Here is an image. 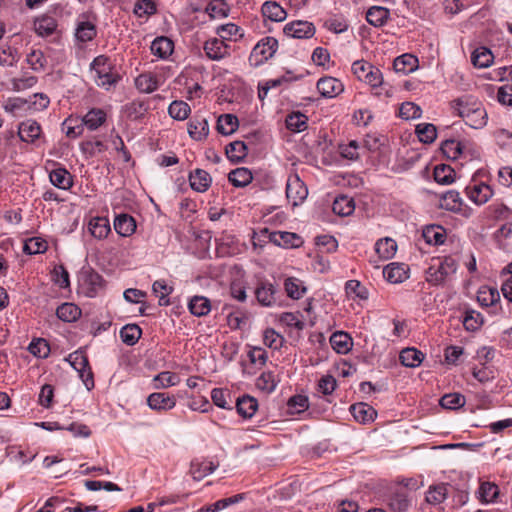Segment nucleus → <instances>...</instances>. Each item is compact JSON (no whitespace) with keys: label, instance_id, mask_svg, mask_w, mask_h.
I'll return each instance as SVG.
<instances>
[{"label":"nucleus","instance_id":"f257e3e1","mask_svg":"<svg viewBox=\"0 0 512 512\" xmlns=\"http://www.w3.org/2000/svg\"><path fill=\"white\" fill-rule=\"evenodd\" d=\"M454 112L474 129H481L487 124V112L482 103L471 95L462 96L453 101Z\"/></svg>","mask_w":512,"mask_h":512},{"label":"nucleus","instance_id":"f03ea898","mask_svg":"<svg viewBox=\"0 0 512 512\" xmlns=\"http://www.w3.org/2000/svg\"><path fill=\"white\" fill-rule=\"evenodd\" d=\"M458 263L452 256L444 257L428 267L425 272V279L431 285H440L450 279L457 271Z\"/></svg>","mask_w":512,"mask_h":512},{"label":"nucleus","instance_id":"7ed1b4c3","mask_svg":"<svg viewBox=\"0 0 512 512\" xmlns=\"http://www.w3.org/2000/svg\"><path fill=\"white\" fill-rule=\"evenodd\" d=\"M90 66L95 73V82L99 87L109 90L120 79L118 74L113 71L111 61L104 55L97 56Z\"/></svg>","mask_w":512,"mask_h":512},{"label":"nucleus","instance_id":"20e7f679","mask_svg":"<svg viewBox=\"0 0 512 512\" xmlns=\"http://www.w3.org/2000/svg\"><path fill=\"white\" fill-rule=\"evenodd\" d=\"M78 282L79 291L89 298L96 297L105 287L103 277L91 268L81 270Z\"/></svg>","mask_w":512,"mask_h":512},{"label":"nucleus","instance_id":"39448f33","mask_svg":"<svg viewBox=\"0 0 512 512\" xmlns=\"http://www.w3.org/2000/svg\"><path fill=\"white\" fill-rule=\"evenodd\" d=\"M278 48V41L276 38L267 36L262 38L253 47L249 56V61L252 65L259 66L273 57Z\"/></svg>","mask_w":512,"mask_h":512},{"label":"nucleus","instance_id":"423d86ee","mask_svg":"<svg viewBox=\"0 0 512 512\" xmlns=\"http://www.w3.org/2000/svg\"><path fill=\"white\" fill-rule=\"evenodd\" d=\"M71 366L77 371L79 378L88 390L94 388L93 372L87 356L82 351H75L68 357Z\"/></svg>","mask_w":512,"mask_h":512},{"label":"nucleus","instance_id":"0eeeda50","mask_svg":"<svg viewBox=\"0 0 512 512\" xmlns=\"http://www.w3.org/2000/svg\"><path fill=\"white\" fill-rule=\"evenodd\" d=\"M439 206L447 211L460 213L467 218L472 215V209L464 204L459 192L455 190H450L442 194Z\"/></svg>","mask_w":512,"mask_h":512},{"label":"nucleus","instance_id":"6e6552de","mask_svg":"<svg viewBox=\"0 0 512 512\" xmlns=\"http://www.w3.org/2000/svg\"><path fill=\"white\" fill-rule=\"evenodd\" d=\"M206 57L212 61H222L231 55V46L218 37L207 39L203 44Z\"/></svg>","mask_w":512,"mask_h":512},{"label":"nucleus","instance_id":"1a4fd4ad","mask_svg":"<svg viewBox=\"0 0 512 512\" xmlns=\"http://www.w3.org/2000/svg\"><path fill=\"white\" fill-rule=\"evenodd\" d=\"M308 195V189L297 174L290 175L286 184V196L293 206L301 204Z\"/></svg>","mask_w":512,"mask_h":512},{"label":"nucleus","instance_id":"9d476101","mask_svg":"<svg viewBox=\"0 0 512 512\" xmlns=\"http://www.w3.org/2000/svg\"><path fill=\"white\" fill-rule=\"evenodd\" d=\"M260 236L269 238V241L278 246L298 247L301 245V237L296 233L286 231H269L267 228L261 229Z\"/></svg>","mask_w":512,"mask_h":512},{"label":"nucleus","instance_id":"9b49d317","mask_svg":"<svg viewBox=\"0 0 512 512\" xmlns=\"http://www.w3.org/2000/svg\"><path fill=\"white\" fill-rule=\"evenodd\" d=\"M284 34L296 39H308L315 34V27L308 21H293L285 25Z\"/></svg>","mask_w":512,"mask_h":512},{"label":"nucleus","instance_id":"f8f14e48","mask_svg":"<svg viewBox=\"0 0 512 512\" xmlns=\"http://www.w3.org/2000/svg\"><path fill=\"white\" fill-rule=\"evenodd\" d=\"M277 289L271 282L267 280L259 281L255 289L257 301L262 306H273L277 302Z\"/></svg>","mask_w":512,"mask_h":512},{"label":"nucleus","instance_id":"ddd939ff","mask_svg":"<svg viewBox=\"0 0 512 512\" xmlns=\"http://www.w3.org/2000/svg\"><path fill=\"white\" fill-rule=\"evenodd\" d=\"M465 193L476 205L487 203L494 194L493 189L485 183L469 185L466 187Z\"/></svg>","mask_w":512,"mask_h":512},{"label":"nucleus","instance_id":"4468645a","mask_svg":"<svg viewBox=\"0 0 512 512\" xmlns=\"http://www.w3.org/2000/svg\"><path fill=\"white\" fill-rule=\"evenodd\" d=\"M162 83L161 78L152 72L141 73L134 80L137 90L147 94L156 91Z\"/></svg>","mask_w":512,"mask_h":512},{"label":"nucleus","instance_id":"2eb2a0df","mask_svg":"<svg viewBox=\"0 0 512 512\" xmlns=\"http://www.w3.org/2000/svg\"><path fill=\"white\" fill-rule=\"evenodd\" d=\"M317 90L325 98H334L344 91V85L340 80L328 76L318 80Z\"/></svg>","mask_w":512,"mask_h":512},{"label":"nucleus","instance_id":"dca6fc26","mask_svg":"<svg viewBox=\"0 0 512 512\" xmlns=\"http://www.w3.org/2000/svg\"><path fill=\"white\" fill-rule=\"evenodd\" d=\"M97 34L95 24L88 19L86 15H81L77 19L75 37L82 43L91 41Z\"/></svg>","mask_w":512,"mask_h":512},{"label":"nucleus","instance_id":"f3484780","mask_svg":"<svg viewBox=\"0 0 512 512\" xmlns=\"http://www.w3.org/2000/svg\"><path fill=\"white\" fill-rule=\"evenodd\" d=\"M42 133L40 124L32 119L20 123L18 127L19 138L26 143H34Z\"/></svg>","mask_w":512,"mask_h":512},{"label":"nucleus","instance_id":"a211bd4d","mask_svg":"<svg viewBox=\"0 0 512 512\" xmlns=\"http://www.w3.org/2000/svg\"><path fill=\"white\" fill-rule=\"evenodd\" d=\"M147 404L152 410L167 411L176 406V399L163 392H154L148 396Z\"/></svg>","mask_w":512,"mask_h":512},{"label":"nucleus","instance_id":"6ab92c4d","mask_svg":"<svg viewBox=\"0 0 512 512\" xmlns=\"http://www.w3.org/2000/svg\"><path fill=\"white\" fill-rule=\"evenodd\" d=\"M383 276L390 283H401L408 278V267L403 263H390L384 267Z\"/></svg>","mask_w":512,"mask_h":512},{"label":"nucleus","instance_id":"aec40b11","mask_svg":"<svg viewBox=\"0 0 512 512\" xmlns=\"http://www.w3.org/2000/svg\"><path fill=\"white\" fill-rule=\"evenodd\" d=\"M49 180L55 187L69 190L73 186V176L64 167L58 166L49 173Z\"/></svg>","mask_w":512,"mask_h":512},{"label":"nucleus","instance_id":"412c9836","mask_svg":"<svg viewBox=\"0 0 512 512\" xmlns=\"http://www.w3.org/2000/svg\"><path fill=\"white\" fill-rule=\"evenodd\" d=\"M57 28L58 23L53 16L41 15L34 20V30L38 36H51L57 31Z\"/></svg>","mask_w":512,"mask_h":512},{"label":"nucleus","instance_id":"4be33fe9","mask_svg":"<svg viewBox=\"0 0 512 512\" xmlns=\"http://www.w3.org/2000/svg\"><path fill=\"white\" fill-rule=\"evenodd\" d=\"M88 231L98 240L105 239L111 232L108 218L101 216L92 217L88 222Z\"/></svg>","mask_w":512,"mask_h":512},{"label":"nucleus","instance_id":"5701e85b","mask_svg":"<svg viewBox=\"0 0 512 512\" xmlns=\"http://www.w3.org/2000/svg\"><path fill=\"white\" fill-rule=\"evenodd\" d=\"M388 505L395 512H406L411 505L408 491L404 488H397L391 495Z\"/></svg>","mask_w":512,"mask_h":512},{"label":"nucleus","instance_id":"b1692460","mask_svg":"<svg viewBox=\"0 0 512 512\" xmlns=\"http://www.w3.org/2000/svg\"><path fill=\"white\" fill-rule=\"evenodd\" d=\"M215 32L218 35V38L223 40L225 43L229 41L236 42L244 36L243 29L235 23L219 25Z\"/></svg>","mask_w":512,"mask_h":512},{"label":"nucleus","instance_id":"393cba45","mask_svg":"<svg viewBox=\"0 0 512 512\" xmlns=\"http://www.w3.org/2000/svg\"><path fill=\"white\" fill-rule=\"evenodd\" d=\"M350 411L354 419L360 423L372 422L376 416V410L366 403H356L350 407Z\"/></svg>","mask_w":512,"mask_h":512},{"label":"nucleus","instance_id":"a878e982","mask_svg":"<svg viewBox=\"0 0 512 512\" xmlns=\"http://www.w3.org/2000/svg\"><path fill=\"white\" fill-rule=\"evenodd\" d=\"M331 347L338 354H347L352 349V338L343 331L334 332L330 337Z\"/></svg>","mask_w":512,"mask_h":512},{"label":"nucleus","instance_id":"bb28decb","mask_svg":"<svg viewBox=\"0 0 512 512\" xmlns=\"http://www.w3.org/2000/svg\"><path fill=\"white\" fill-rule=\"evenodd\" d=\"M190 186L197 192H205L211 185L212 179L208 172L202 169H196L189 175Z\"/></svg>","mask_w":512,"mask_h":512},{"label":"nucleus","instance_id":"cd10ccee","mask_svg":"<svg viewBox=\"0 0 512 512\" xmlns=\"http://www.w3.org/2000/svg\"><path fill=\"white\" fill-rule=\"evenodd\" d=\"M150 49L154 56H157L160 59H166L172 54L174 44L167 37H157L152 41Z\"/></svg>","mask_w":512,"mask_h":512},{"label":"nucleus","instance_id":"c85d7f7f","mask_svg":"<svg viewBox=\"0 0 512 512\" xmlns=\"http://www.w3.org/2000/svg\"><path fill=\"white\" fill-rule=\"evenodd\" d=\"M114 229L119 235L128 237L135 232L136 221L130 215L120 214L114 220Z\"/></svg>","mask_w":512,"mask_h":512},{"label":"nucleus","instance_id":"c756f323","mask_svg":"<svg viewBox=\"0 0 512 512\" xmlns=\"http://www.w3.org/2000/svg\"><path fill=\"white\" fill-rule=\"evenodd\" d=\"M188 309L196 317L206 316L211 311V301L205 296H193L188 303Z\"/></svg>","mask_w":512,"mask_h":512},{"label":"nucleus","instance_id":"7c9ffc66","mask_svg":"<svg viewBox=\"0 0 512 512\" xmlns=\"http://www.w3.org/2000/svg\"><path fill=\"white\" fill-rule=\"evenodd\" d=\"M441 150L447 158L455 160L466 154L467 147L460 141L448 139L442 142Z\"/></svg>","mask_w":512,"mask_h":512},{"label":"nucleus","instance_id":"2f4dec72","mask_svg":"<svg viewBox=\"0 0 512 512\" xmlns=\"http://www.w3.org/2000/svg\"><path fill=\"white\" fill-rule=\"evenodd\" d=\"M393 67L397 73L407 75L418 67V59L412 54H403L394 60Z\"/></svg>","mask_w":512,"mask_h":512},{"label":"nucleus","instance_id":"473e14b6","mask_svg":"<svg viewBox=\"0 0 512 512\" xmlns=\"http://www.w3.org/2000/svg\"><path fill=\"white\" fill-rule=\"evenodd\" d=\"M261 11L265 18L275 22L284 21L287 17L284 8L275 1H266L262 5Z\"/></svg>","mask_w":512,"mask_h":512},{"label":"nucleus","instance_id":"72a5a7b5","mask_svg":"<svg viewBox=\"0 0 512 512\" xmlns=\"http://www.w3.org/2000/svg\"><path fill=\"white\" fill-rule=\"evenodd\" d=\"M375 251L382 260H389L396 254L397 243L390 237L379 239L375 243Z\"/></svg>","mask_w":512,"mask_h":512},{"label":"nucleus","instance_id":"f704fd0d","mask_svg":"<svg viewBox=\"0 0 512 512\" xmlns=\"http://www.w3.org/2000/svg\"><path fill=\"white\" fill-rule=\"evenodd\" d=\"M106 121V113L99 108L89 110L82 118L83 126L93 131L98 129Z\"/></svg>","mask_w":512,"mask_h":512},{"label":"nucleus","instance_id":"c9c22d12","mask_svg":"<svg viewBox=\"0 0 512 512\" xmlns=\"http://www.w3.org/2000/svg\"><path fill=\"white\" fill-rule=\"evenodd\" d=\"M389 15L390 12L387 8L382 6H373L368 9L366 13V20L374 27H381L387 22Z\"/></svg>","mask_w":512,"mask_h":512},{"label":"nucleus","instance_id":"e433bc0d","mask_svg":"<svg viewBox=\"0 0 512 512\" xmlns=\"http://www.w3.org/2000/svg\"><path fill=\"white\" fill-rule=\"evenodd\" d=\"M253 175L246 167H239L228 174V180L235 187H245L251 183Z\"/></svg>","mask_w":512,"mask_h":512},{"label":"nucleus","instance_id":"4c0bfd02","mask_svg":"<svg viewBox=\"0 0 512 512\" xmlns=\"http://www.w3.org/2000/svg\"><path fill=\"white\" fill-rule=\"evenodd\" d=\"M238 118L233 114H223L217 120V130L222 135L233 134L238 128Z\"/></svg>","mask_w":512,"mask_h":512},{"label":"nucleus","instance_id":"58836bf2","mask_svg":"<svg viewBox=\"0 0 512 512\" xmlns=\"http://www.w3.org/2000/svg\"><path fill=\"white\" fill-rule=\"evenodd\" d=\"M423 237L430 245H441L446 239V232L439 225H430L423 230Z\"/></svg>","mask_w":512,"mask_h":512},{"label":"nucleus","instance_id":"ea45409f","mask_svg":"<svg viewBox=\"0 0 512 512\" xmlns=\"http://www.w3.org/2000/svg\"><path fill=\"white\" fill-rule=\"evenodd\" d=\"M188 133L194 140L200 141L207 137L209 125L206 119H194L188 124Z\"/></svg>","mask_w":512,"mask_h":512},{"label":"nucleus","instance_id":"a19ab883","mask_svg":"<svg viewBox=\"0 0 512 512\" xmlns=\"http://www.w3.org/2000/svg\"><path fill=\"white\" fill-rule=\"evenodd\" d=\"M399 359L406 367H417L422 363L424 355L416 348H405L400 352Z\"/></svg>","mask_w":512,"mask_h":512},{"label":"nucleus","instance_id":"79ce46f5","mask_svg":"<svg viewBox=\"0 0 512 512\" xmlns=\"http://www.w3.org/2000/svg\"><path fill=\"white\" fill-rule=\"evenodd\" d=\"M237 412L244 418H251L258 408L257 400L251 396H243L236 402Z\"/></svg>","mask_w":512,"mask_h":512},{"label":"nucleus","instance_id":"37998d69","mask_svg":"<svg viewBox=\"0 0 512 512\" xmlns=\"http://www.w3.org/2000/svg\"><path fill=\"white\" fill-rule=\"evenodd\" d=\"M191 113L190 106L182 100H174L168 107V114L177 121L186 120Z\"/></svg>","mask_w":512,"mask_h":512},{"label":"nucleus","instance_id":"c03bdc74","mask_svg":"<svg viewBox=\"0 0 512 512\" xmlns=\"http://www.w3.org/2000/svg\"><path fill=\"white\" fill-rule=\"evenodd\" d=\"M500 299V294L496 288L482 286L477 292V300L481 306L489 307L494 305Z\"/></svg>","mask_w":512,"mask_h":512},{"label":"nucleus","instance_id":"a18cd8bd","mask_svg":"<svg viewBox=\"0 0 512 512\" xmlns=\"http://www.w3.org/2000/svg\"><path fill=\"white\" fill-rule=\"evenodd\" d=\"M493 58L492 52L486 47L476 48L471 55L473 65L478 68L490 66L493 62Z\"/></svg>","mask_w":512,"mask_h":512},{"label":"nucleus","instance_id":"49530a36","mask_svg":"<svg viewBox=\"0 0 512 512\" xmlns=\"http://www.w3.org/2000/svg\"><path fill=\"white\" fill-rule=\"evenodd\" d=\"M354 209L355 205L353 199L345 195L336 197L332 205L333 212L339 216L351 215Z\"/></svg>","mask_w":512,"mask_h":512},{"label":"nucleus","instance_id":"de8ad7c7","mask_svg":"<svg viewBox=\"0 0 512 512\" xmlns=\"http://www.w3.org/2000/svg\"><path fill=\"white\" fill-rule=\"evenodd\" d=\"M211 19H222L229 15L230 9L224 0H212L205 8Z\"/></svg>","mask_w":512,"mask_h":512},{"label":"nucleus","instance_id":"09e8293b","mask_svg":"<svg viewBox=\"0 0 512 512\" xmlns=\"http://www.w3.org/2000/svg\"><path fill=\"white\" fill-rule=\"evenodd\" d=\"M433 175L437 183L442 185H449L455 181L456 173L451 166L440 164L434 168Z\"/></svg>","mask_w":512,"mask_h":512},{"label":"nucleus","instance_id":"8fccbe9b","mask_svg":"<svg viewBox=\"0 0 512 512\" xmlns=\"http://www.w3.org/2000/svg\"><path fill=\"white\" fill-rule=\"evenodd\" d=\"M180 382V377L173 372L163 371L158 373L153 378V384L155 389H164L177 385Z\"/></svg>","mask_w":512,"mask_h":512},{"label":"nucleus","instance_id":"3c124183","mask_svg":"<svg viewBox=\"0 0 512 512\" xmlns=\"http://www.w3.org/2000/svg\"><path fill=\"white\" fill-rule=\"evenodd\" d=\"M26 101L28 113L43 111L48 108L50 104V98L44 93H35L29 98H26Z\"/></svg>","mask_w":512,"mask_h":512},{"label":"nucleus","instance_id":"603ef678","mask_svg":"<svg viewBox=\"0 0 512 512\" xmlns=\"http://www.w3.org/2000/svg\"><path fill=\"white\" fill-rule=\"evenodd\" d=\"M142 335L141 328L136 324H127L120 330L121 340L129 346H132L138 342Z\"/></svg>","mask_w":512,"mask_h":512},{"label":"nucleus","instance_id":"864d4df0","mask_svg":"<svg viewBox=\"0 0 512 512\" xmlns=\"http://www.w3.org/2000/svg\"><path fill=\"white\" fill-rule=\"evenodd\" d=\"M498 495V486L491 482H482L477 491V498L482 503H491L497 498Z\"/></svg>","mask_w":512,"mask_h":512},{"label":"nucleus","instance_id":"5fc2aeb1","mask_svg":"<svg viewBox=\"0 0 512 512\" xmlns=\"http://www.w3.org/2000/svg\"><path fill=\"white\" fill-rule=\"evenodd\" d=\"M287 295L292 299H300L306 293L303 282L295 277H289L284 282Z\"/></svg>","mask_w":512,"mask_h":512},{"label":"nucleus","instance_id":"6e6d98bb","mask_svg":"<svg viewBox=\"0 0 512 512\" xmlns=\"http://www.w3.org/2000/svg\"><path fill=\"white\" fill-rule=\"evenodd\" d=\"M2 107L6 112L11 113L13 115H18L21 113H28L26 98H22V97L7 98L3 102Z\"/></svg>","mask_w":512,"mask_h":512},{"label":"nucleus","instance_id":"4d7b16f0","mask_svg":"<svg viewBox=\"0 0 512 512\" xmlns=\"http://www.w3.org/2000/svg\"><path fill=\"white\" fill-rule=\"evenodd\" d=\"M226 155L233 162H240L247 156V146L243 141H234L226 146Z\"/></svg>","mask_w":512,"mask_h":512},{"label":"nucleus","instance_id":"13d9d810","mask_svg":"<svg viewBox=\"0 0 512 512\" xmlns=\"http://www.w3.org/2000/svg\"><path fill=\"white\" fill-rule=\"evenodd\" d=\"M57 317L65 322H72L78 319L80 309L72 303H63L56 310Z\"/></svg>","mask_w":512,"mask_h":512},{"label":"nucleus","instance_id":"bf43d9fd","mask_svg":"<svg viewBox=\"0 0 512 512\" xmlns=\"http://www.w3.org/2000/svg\"><path fill=\"white\" fill-rule=\"evenodd\" d=\"M415 132L422 143H433L437 137L436 127L431 123H420L416 126Z\"/></svg>","mask_w":512,"mask_h":512},{"label":"nucleus","instance_id":"052dcab7","mask_svg":"<svg viewBox=\"0 0 512 512\" xmlns=\"http://www.w3.org/2000/svg\"><path fill=\"white\" fill-rule=\"evenodd\" d=\"M447 485L444 483L430 486L426 493V501L430 504H440L447 498Z\"/></svg>","mask_w":512,"mask_h":512},{"label":"nucleus","instance_id":"680f3d73","mask_svg":"<svg viewBox=\"0 0 512 512\" xmlns=\"http://www.w3.org/2000/svg\"><path fill=\"white\" fill-rule=\"evenodd\" d=\"M308 118L300 113L294 112L287 116L286 127L293 132H302L307 128Z\"/></svg>","mask_w":512,"mask_h":512},{"label":"nucleus","instance_id":"e2e57ef3","mask_svg":"<svg viewBox=\"0 0 512 512\" xmlns=\"http://www.w3.org/2000/svg\"><path fill=\"white\" fill-rule=\"evenodd\" d=\"M279 380L273 372H263L256 381V386L267 393H271L276 389Z\"/></svg>","mask_w":512,"mask_h":512},{"label":"nucleus","instance_id":"0e129e2a","mask_svg":"<svg viewBox=\"0 0 512 512\" xmlns=\"http://www.w3.org/2000/svg\"><path fill=\"white\" fill-rule=\"evenodd\" d=\"M465 397L459 393H449L444 395L439 403L442 408L449 410H456L465 405Z\"/></svg>","mask_w":512,"mask_h":512},{"label":"nucleus","instance_id":"69168bd1","mask_svg":"<svg viewBox=\"0 0 512 512\" xmlns=\"http://www.w3.org/2000/svg\"><path fill=\"white\" fill-rule=\"evenodd\" d=\"M48 248L47 242L40 237H32L25 241L23 251L29 255L44 253Z\"/></svg>","mask_w":512,"mask_h":512},{"label":"nucleus","instance_id":"338daca9","mask_svg":"<svg viewBox=\"0 0 512 512\" xmlns=\"http://www.w3.org/2000/svg\"><path fill=\"white\" fill-rule=\"evenodd\" d=\"M345 291L348 296H354L361 300H366L369 297L367 288L358 280H349L345 284Z\"/></svg>","mask_w":512,"mask_h":512},{"label":"nucleus","instance_id":"774afa93","mask_svg":"<svg viewBox=\"0 0 512 512\" xmlns=\"http://www.w3.org/2000/svg\"><path fill=\"white\" fill-rule=\"evenodd\" d=\"M18 61V53L16 49L9 44L0 45V65L13 66Z\"/></svg>","mask_w":512,"mask_h":512}]
</instances>
